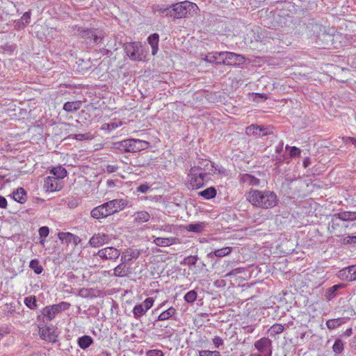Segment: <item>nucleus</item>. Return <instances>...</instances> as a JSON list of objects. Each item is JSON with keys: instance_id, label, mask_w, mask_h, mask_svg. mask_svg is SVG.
Segmentation results:
<instances>
[{"instance_id": "obj_1", "label": "nucleus", "mask_w": 356, "mask_h": 356, "mask_svg": "<svg viewBox=\"0 0 356 356\" xmlns=\"http://www.w3.org/2000/svg\"><path fill=\"white\" fill-rule=\"evenodd\" d=\"M159 11L165 17L181 19L196 15L199 11V8L195 3L185 1L172 4Z\"/></svg>"}, {"instance_id": "obj_2", "label": "nucleus", "mask_w": 356, "mask_h": 356, "mask_svg": "<svg viewBox=\"0 0 356 356\" xmlns=\"http://www.w3.org/2000/svg\"><path fill=\"white\" fill-rule=\"evenodd\" d=\"M247 200L254 207L268 209L273 208L278 203L277 195L270 191L251 190Z\"/></svg>"}, {"instance_id": "obj_3", "label": "nucleus", "mask_w": 356, "mask_h": 356, "mask_svg": "<svg viewBox=\"0 0 356 356\" xmlns=\"http://www.w3.org/2000/svg\"><path fill=\"white\" fill-rule=\"evenodd\" d=\"M124 50L130 60L138 62L143 61L147 52V50L139 42L125 43Z\"/></svg>"}, {"instance_id": "obj_4", "label": "nucleus", "mask_w": 356, "mask_h": 356, "mask_svg": "<svg viewBox=\"0 0 356 356\" xmlns=\"http://www.w3.org/2000/svg\"><path fill=\"white\" fill-rule=\"evenodd\" d=\"M78 32L82 38L92 40V42L96 44H99L106 35L102 31L89 29H85L80 27L78 29Z\"/></svg>"}, {"instance_id": "obj_5", "label": "nucleus", "mask_w": 356, "mask_h": 356, "mask_svg": "<svg viewBox=\"0 0 356 356\" xmlns=\"http://www.w3.org/2000/svg\"><path fill=\"white\" fill-rule=\"evenodd\" d=\"M190 185L193 188H200L204 185V183L209 179V177L205 176L204 172H199L195 170H190L188 175Z\"/></svg>"}, {"instance_id": "obj_6", "label": "nucleus", "mask_w": 356, "mask_h": 356, "mask_svg": "<svg viewBox=\"0 0 356 356\" xmlns=\"http://www.w3.org/2000/svg\"><path fill=\"white\" fill-rule=\"evenodd\" d=\"M255 348L259 354L254 356H271L272 355V341L267 337H262L256 341L254 343Z\"/></svg>"}, {"instance_id": "obj_7", "label": "nucleus", "mask_w": 356, "mask_h": 356, "mask_svg": "<svg viewBox=\"0 0 356 356\" xmlns=\"http://www.w3.org/2000/svg\"><path fill=\"white\" fill-rule=\"evenodd\" d=\"M222 55H224L223 65H239L245 61V58L243 55L234 52L224 51Z\"/></svg>"}, {"instance_id": "obj_8", "label": "nucleus", "mask_w": 356, "mask_h": 356, "mask_svg": "<svg viewBox=\"0 0 356 356\" xmlns=\"http://www.w3.org/2000/svg\"><path fill=\"white\" fill-rule=\"evenodd\" d=\"M120 250L112 247L102 248L97 252V255L102 259L115 261L120 255Z\"/></svg>"}, {"instance_id": "obj_9", "label": "nucleus", "mask_w": 356, "mask_h": 356, "mask_svg": "<svg viewBox=\"0 0 356 356\" xmlns=\"http://www.w3.org/2000/svg\"><path fill=\"white\" fill-rule=\"evenodd\" d=\"M108 215H112L122 210L127 205V201L122 199H115L104 203Z\"/></svg>"}, {"instance_id": "obj_10", "label": "nucleus", "mask_w": 356, "mask_h": 356, "mask_svg": "<svg viewBox=\"0 0 356 356\" xmlns=\"http://www.w3.org/2000/svg\"><path fill=\"white\" fill-rule=\"evenodd\" d=\"M128 152L135 153L145 149L149 146V143L140 140L130 138L127 139Z\"/></svg>"}, {"instance_id": "obj_11", "label": "nucleus", "mask_w": 356, "mask_h": 356, "mask_svg": "<svg viewBox=\"0 0 356 356\" xmlns=\"http://www.w3.org/2000/svg\"><path fill=\"white\" fill-rule=\"evenodd\" d=\"M111 237L104 233L95 234L89 240V244L93 248H99L105 243H109Z\"/></svg>"}, {"instance_id": "obj_12", "label": "nucleus", "mask_w": 356, "mask_h": 356, "mask_svg": "<svg viewBox=\"0 0 356 356\" xmlns=\"http://www.w3.org/2000/svg\"><path fill=\"white\" fill-rule=\"evenodd\" d=\"M338 277L347 282L356 280V266L344 268L338 272Z\"/></svg>"}, {"instance_id": "obj_13", "label": "nucleus", "mask_w": 356, "mask_h": 356, "mask_svg": "<svg viewBox=\"0 0 356 356\" xmlns=\"http://www.w3.org/2000/svg\"><path fill=\"white\" fill-rule=\"evenodd\" d=\"M213 165L211 161L208 160H201L198 161L197 165H195L191 168V170H195L199 172H204L205 176L209 177V175L213 172Z\"/></svg>"}, {"instance_id": "obj_14", "label": "nucleus", "mask_w": 356, "mask_h": 356, "mask_svg": "<svg viewBox=\"0 0 356 356\" xmlns=\"http://www.w3.org/2000/svg\"><path fill=\"white\" fill-rule=\"evenodd\" d=\"M44 188L47 191L54 192L61 189V185L58 183V179L54 177H47L44 179Z\"/></svg>"}, {"instance_id": "obj_15", "label": "nucleus", "mask_w": 356, "mask_h": 356, "mask_svg": "<svg viewBox=\"0 0 356 356\" xmlns=\"http://www.w3.org/2000/svg\"><path fill=\"white\" fill-rule=\"evenodd\" d=\"M39 334L40 337L47 341L54 342L56 340V335L54 330L50 327H40Z\"/></svg>"}, {"instance_id": "obj_16", "label": "nucleus", "mask_w": 356, "mask_h": 356, "mask_svg": "<svg viewBox=\"0 0 356 356\" xmlns=\"http://www.w3.org/2000/svg\"><path fill=\"white\" fill-rule=\"evenodd\" d=\"M140 254V252L138 249H127L124 252H122L120 260L123 263L126 264L133 259H138Z\"/></svg>"}, {"instance_id": "obj_17", "label": "nucleus", "mask_w": 356, "mask_h": 356, "mask_svg": "<svg viewBox=\"0 0 356 356\" xmlns=\"http://www.w3.org/2000/svg\"><path fill=\"white\" fill-rule=\"evenodd\" d=\"M105 205L104 204H102L98 207H95L91 211V216L95 219H100L103 218H106L108 216V213L106 210H105Z\"/></svg>"}, {"instance_id": "obj_18", "label": "nucleus", "mask_w": 356, "mask_h": 356, "mask_svg": "<svg viewBox=\"0 0 356 356\" xmlns=\"http://www.w3.org/2000/svg\"><path fill=\"white\" fill-rule=\"evenodd\" d=\"M134 222L136 223L147 222L149 220L151 216L146 211H139L133 215Z\"/></svg>"}, {"instance_id": "obj_19", "label": "nucleus", "mask_w": 356, "mask_h": 356, "mask_svg": "<svg viewBox=\"0 0 356 356\" xmlns=\"http://www.w3.org/2000/svg\"><path fill=\"white\" fill-rule=\"evenodd\" d=\"M333 218L343 221H353L356 220V212L341 211L335 213Z\"/></svg>"}, {"instance_id": "obj_20", "label": "nucleus", "mask_w": 356, "mask_h": 356, "mask_svg": "<svg viewBox=\"0 0 356 356\" xmlns=\"http://www.w3.org/2000/svg\"><path fill=\"white\" fill-rule=\"evenodd\" d=\"M248 134H254L257 136H266L269 134L267 129L264 127L252 124L247 128L246 131Z\"/></svg>"}, {"instance_id": "obj_21", "label": "nucleus", "mask_w": 356, "mask_h": 356, "mask_svg": "<svg viewBox=\"0 0 356 356\" xmlns=\"http://www.w3.org/2000/svg\"><path fill=\"white\" fill-rule=\"evenodd\" d=\"M59 312H58L55 305H53L51 306H47L42 311V314L48 321H51L56 316V315Z\"/></svg>"}, {"instance_id": "obj_22", "label": "nucleus", "mask_w": 356, "mask_h": 356, "mask_svg": "<svg viewBox=\"0 0 356 356\" xmlns=\"http://www.w3.org/2000/svg\"><path fill=\"white\" fill-rule=\"evenodd\" d=\"M223 53L224 51L209 53L206 56L205 60L209 63L223 64Z\"/></svg>"}, {"instance_id": "obj_23", "label": "nucleus", "mask_w": 356, "mask_h": 356, "mask_svg": "<svg viewBox=\"0 0 356 356\" xmlns=\"http://www.w3.org/2000/svg\"><path fill=\"white\" fill-rule=\"evenodd\" d=\"M177 238L175 237H170V238H162V237H157L154 239L153 243L160 247H167L170 245H172L175 243Z\"/></svg>"}, {"instance_id": "obj_24", "label": "nucleus", "mask_w": 356, "mask_h": 356, "mask_svg": "<svg viewBox=\"0 0 356 356\" xmlns=\"http://www.w3.org/2000/svg\"><path fill=\"white\" fill-rule=\"evenodd\" d=\"M148 43L152 47V54L155 55L159 50V35L158 33H153L147 38Z\"/></svg>"}, {"instance_id": "obj_25", "label": "nucleus", "mask_w": 356, "mask_h": 356, "mask_svg": "<svg viewBox=\"0 0 356 356\" xmlns=\"http://www.w3.org/2000/svg\"><path fill=\"white\" fill-rule=\"evenodd\" d=\"M93 342V339L89 335L82 336L77 339L78 346L83 350L87 349Z\"/></svg>"}, {"instance_id": "obj_26", "label": "nucleus", "mask_w": 356, "mask_h": 356, "mask_svg": "<svg viewBox=\"0 0 356 356\" xmlns=\"http://www.w3.org/2000/svg\"><path fill=\"white\" fill-rule=\"evenodd\" d=\"M345 286L343 284H335L326 290L325 296L327 300H330L335 298L337 294L338 290L343 289Z\"/></svg>"}, {"instance_id": "obj_27", "label": "nucleus", "mask_w": 356, "mask_h": 356, "mask_svg": "<svg viewBox=\"0 0 356 356\" xmlns=\"http://www.w3.org/2000/svg\"><path fill=\"white\" fill-rule=\"evenodd\" d=\"M26 193L23 188H18L13 193V198L19 203H24L26 201Z\"/></svg>"}, {"instance_id": "obj_28", "label": "nucleus", "mask_w": 356, "mask_h": 356, "mask_svg": "<svg viewBox=\"0 0 356 356\" xmlns=\"http://www.w3.org/2000/svg\"><path fill=\"white\" fill-rule=\"evenodd\" d=\"M176 314H177L176 309L174 308L173 307H170L168 309L161 312L159 315L156 321H163L168 320V319L172 318Z\"/></svg>"}, {"instance_id": "obj_29", "label": "nucleus", "mask_w": 356, "mask_h": 356, "mask_svg": "<svg viewBox=\"0 0 356 356\" xmlns=\"http://www.w3.org/2000/svg\"><path fill=\"white\" fill-rule=\"evenodd\" d=\"M81 101L67 102L64 104L63 108L67 112H76L81 108Z\"/></svg>"}, {"instance_id": "obj_30", "label": "nucleus", "mask_w": 356, "mask_h": 356, "mask_svg": "<svg viewBox=\"0 0 356 356\" xmlns=\"http://www.w3.org/2000/svg\"><path fill=\"white\" fill-rule=\"evenodd\" d=\"M129 273V268L122 261L113 269V275L115 277H124Z\"/></svg>"}, {"instance_id": "obj_31", "label": "nucleus", "mask_w": 356, "mask_h": 356, "mask_svg": "<svg viewBox=\"0 0 356 356\" xmlns=\"http://www.w3.org/2000/svg\"><path fill=\"white\" fill-rule=\"evenodd\" d=\"M122 122L120 120H114V121L111 122L109 123H104L102 126V129L107 130L108 131H112L117 128L120 127L122 125Z\"/></svg>"}, {"instance_id": "obj_32", "label": "nucleus", "mask_w": 356, "mask_h": 356, "mask_svg": "<svg viewBox=\"0 0 356 356\" xmlns=\"http://www.w3.org/2000/svg\"><path fill=\"white\" fill-rule=\"evenodd\" d=\"M216 190L214 187H209L206 188L205 190H203L202 191H200L198 193V195L200 196L203 197L206 200H210L211 198H213L216 195Z\"/></svg>"}, {"instance_id": "obj_33", "label": "nucleus", "mask_w": 356, "mask_h": 356, "mask_svg": "<svg viewBox=\"0 0 356 356\" xmlns=\"http://www.w3.org/2000/svg\"><path fill=\"white\" fill-rule=\"evenodd\" d=\"M50 172L51 174L56 177V178H57V179H63L67 175V170L65 168H63L62 166L53 168Z\"/></svg>"}, {"instance_id": "obj_34", "label": "nucleus", "mask_w": 356, "mask_h": 356, "mask_svg": "<svg viewBox=\"0 0 356 356\" xmlns=\"http://www.w3.org/2000/svg\"><path fill=\"white\" fill-rule=\"evenodd\" d=\"M58 237L63 243L68 245L72 243V238H74V234L70 232H59Z\"/></svg>"}, {"instance_id": "obj_35", "label": "nucleus", "mask_w": 356, "mask_h": 356, "mask_svg": "<svg viewBox=\"0 0 356 356\" xmlns=\"http://www.w3.org/2000/svg\"><path fill=\"white\" fill-rule=\"evenodd\" d=\"M241 179L243 183L249 185L257 186L259 184V179L249 174L243 175Z\"/></svg>"}, {"instance_id": "obj_36", "label": "nucleus", "mask_w": 356, "mask_h": 356, "mask_svg": "<svg viewBox=\"0 0 356 356\" xmlns=\"http://www.w3.org/2000/svg\"><path fill=\"white\" fill-rule=\"evenodd\" d=\"M146 312L147 310L141 304L135 305L133 309V314L136 319H139L142 316L145 315Z\"/></svg>"}, {"instance_id": "obj_37", "label": "nucleus", "mask_w": 356, "mask_h": 356, "mask_svg": "<svg viewBox=\"0 0 356 356\" xmlns=\"http://www.w3.org/2000/svg\"><path fill=\"white\" fill-rule=\"evenodd\" d=\"M24 304L31 309H36L38 307L36 298L34 296H30L24 298Z\"/></svg>"}, {"instance_id": "obj_38", "label": "nucleus", "mask_w": 356, "mask_h": 356, "mask_svg": "<svg viewBox=\"0 0 356 356\" xmlns=\"http://www.w3.org/2000/svg\"><path fill=\"white\" fill-rule=\"evenodd\" d=\"M113 145L115 149L119 150L120 152H128L127 139L115 142Z\"/></svg>"}, {"instance_id": "obj_39", "label": "nucleus", "mask_w": 356, "mask_h": 356, "mask_svg": "<svg viewBox=\"0 0 356 356\" xmlns=\"http://www.w3.org/2000/svg\"><path fill=\"white\" fill-rule=\"evenodd\" d=\"M29 267L38 275L41 274L43 271L42 266L40 264L38 259H34L30 261Z\"/></svg>"}, {"instance_id": "obj_40", "label": "nucleus", "mask_w": 356, "mask_h": 356, "mask_svg": "<svg viewBox=\"0 0 356 356\" xmlns=\"http://www.w3.org/2000/svg\"><path fill=\"white\" fill-rule=\"evenodd\" d=\"M344 349V343L340 339H337L334 341V343L332 346L333 352L335 354L339 355L342 353Z\"/></svg>"}, {"instance_id": "obj_41", "label": "nucleus", "mask_w": 356, "mask_h": 356, "mask_svg": "<svg viewBox=\"0 0 356 356\" xmlns=\"http://www.w3.org/2000/svg\"><path fill=\"white\" fill-rule=\"evenodd\" d=\"M344 321L342 318H334L327 321L326 325L328 329L334 330L341 325Z\"/></svg>"}, {"instance_id": "obj_42", "label": "nucleus", "mask_w": 356, "mask_h": 356, "mask_svg": "<svg viewBox=\"0 0 356 356\" xmlns=\"http://www.w3.org/2000/svg\"><path fill=\"white\" fill-rule=\"evenodd\" d=\"M204 227V222H198L196 224H189L187 226V229L189 232L200 233L203 230Z\"/></svg>"}, {"instance_id": "obj_43", "label": "nucleus", "mask_w": 356, "mask_h": 356, "mask_svg": "<svg viewBox=\"0 0 356 356\" xmlns=\"http://www.w3.org/2000/svg\"><path fill=\"white\" fill-rule=\"evenodd\" d=\"M232 248L229 247H225L221 249L216 250L213 252V254L217 257H222L228 255L231 253Z\"/></svg>"}, {"instance_id": "obj_44", "label": "nucleus", "mask_w": 356, "mask_h": 356, "mask_svg": "<svg viewBox=\"0 0 356 356\" xmlns=\"http://www.w3.org/2000/svg\"><path fill=\"white\" fill-rule=\"evenodd\" d=\"M197 298V292L195 290H191L186 293L184 300L186 302L192 304Z\"/></svg>"}, {"instance_id": "obj_45", "label": "nucleus", "mask_w": 356, "mask_h": 356, "mask_svg": "<svg viewBox=\"0 0 356 356\" xmlns=\"http://www.w3.org/2000/svg\"><path fill=\"white\" fill-rule=\"evenodd\" d=\"M69 138L76 139L77 140H88L91 138V135L90 133L86 134H72L68 136Z\"/></svg>"}, {"instance_id": "obj_46", "label": "nucleus", "mask_w": 356, "mask_h": 356, "mask_svg": "<svg viewBox=\"0 0 356 356\" xmlns=\"http://www.w3.org/2000/svg\"><path fill=\"white\" fill-rule=\"evenodd\" d=\"M285 148L286 149H290V152H289L290 157H291V158H296V157L300 156V153H301V150H300V148L296 147L295 146L290 147L288 145L286 146Z\"/></svg>"}, {"instance_id": "obj_47", "label": "nucleus", "mask_w": 356, "mask_h": 356, "mask_svg": "<svg viewBox=\"0 0 356 356\" xmlns=\"http://www.w3.org/2000/svg\"><path fill=\"white\" fill-rule=\"evenodd\" d=\"M31 19V12L28 11L24 13L22 17L18 20V23H22V27L29 24Z\"/></svg>"}, {"instance_id": "obj_48", "label": "nucleus", "mask_w": 356, "mask_h": 356, "mask_svg": "<svg viewBox=\"0 0 356 356\" xmlns=\"http://www.w3.org/2000/svg\"><path fill=\"white\" fill-rule=\"evenodd\" d=\"M284 326L281 324L275 323L271 326L270 330L271 331V334H280L284 331Z\"/></svg>"}, {"instance_id": "obj_49", "label": "nucleus", "mask_w": 356, "mask_h": 356, "mask_svg": "<svg viewBox=\"0 0 356 356\" xmlns=\"http://www.w3.org/2000/svg\"><path fill=\"white\" fill-rule=\"evenodd\" d=\"M197 259V256H189L184 258L182 264L188 266H195Z\"/></svg>"}, {"instance_id": "obj_50", "label": "nucleus", "mask_w": 356, "mask_h": 356, "mask_svg": "<svg viewBox=\"0 0 356 356\" xmlns=\"http://www.w3.org/2000/svg\"><path fill=\"white\" fill-rule=\"evenodd\" d=\"M199 356H220V353L216 350H202L199 351Z\"/></svg>"}, {"instance_id": "obj_51", "label": "nucleus", "mask_w": 356, "mask_h": 356, "mask_svg": "<svg viewBox=\"0 0 356 356\" xmlns=\"http://www.w3.org/2000/svg\"><path fill=\"white\" fill-rule=\"evenodd\" d=\"M154 299L152 297L146 298L141 305L144 307V308L147 311L149 309L154 305Z\"/></svg>"}, {"instance_id": "obj_52", "label": "nucleus", "mask_w": 356, "mask_h": 356, "mask_svg": "<svg viewBox=\"0 0 356 356\" xmlns=\"http://www.w3.org/2000/svg\"><path fill=\"white\" fill-rule=\"evenodd\" d=\"M58 312L62 311H65L68 309L70 307V304L67 302H61L58 304H55Z\"/></svg>"}, {"instance_id": "obj_53", "label": "nucleus", "mask_w": 356, "mask_h": 356, "mask_svg": "<svg viewBox=\"0 0 356 356\" xmlns=\"http://www.w3.org/2000/svg\"><path fill=\"white\" fill-rule=\"evenodd\" d=\"M39 235L40 238H45L49 233V229L47 226L41 227L39 230Z\"/></svg>"}, {"instance_id": "obj_54", "label": "nucleus", "mask_w": 356, "mask_h": 356, "mask_svg": "<svg viewBox=\"0 0 356 356\" xmlns=\"http://www.w3.org/2000/svg\"><path fill=\"white\" fill-rule=\"evenodd\" d=\"M154 230H161L165 232H172V226L170 225H163L160 227H154Z\"/></svg>"}, {"instance_id": "obj_55", "label": "nucleus", "mask_w": 356, "mask_h": 356, "mask_svg": "<svg viewBox=\"0 0 356 356\" xmlns=\"http://www.w3.org/2000/svg\"><path fill=\"white\" fill-rule=\"evenodd\" d=\"M163 353L161 350L154 349L147 351L146 356H163Z\"/></svg>"}, {"instance_id": "obj_56", "label": "nucleus", "mask_w": 356, "mask_h": 356, "mask_svg": "<svg viewBox=\"0 0 356 356\" xmlns=\"http://www.w3.org/2000/svg\"><path fill=\"white\" fill-rule=\"evenodd\" d=\"M344 244L356 243V236H348L343 240Z\"/></svg>"}, {"instance_id": "obj_57", "label": "nucleus", "mask_w": 356, "mask_h": 356, "mask_svg": "<svg viewBox=\"0 0 356 356\" xmlns=\"http://www.w3.org/2000/svg\"><path fill=\"white\" fill-rule=\"evenodd\" d=\"M213 343L215 347L218 348L220 346H222L223 344V340L222 339L221 337H220L218 336H216L213 339Z\"/></svg>"}, {"instance_id": "obj_58", "label": "nucleus", "mask_w": 356, "mask_h": 356, "mask_svg": "<svg viewBox=\"0 0 356 356\" xmlns=\"http://www.w3.org/2000/svg\"><path fill=\"white\" fill-rule=\"evenodd\" d=\"M149 189V186L147 184H141L137 188V191L145 193Z\"/></svg>"}, {"instance_id": "obj_59", "label": "nucleus", "mask_w": 356, "mask_h": 356, "mask_svg": "<svg viewBox=\"0 0 356 356\" xmlns=\"http://www.w3.org/2000/svg\"><path fill=\"white\" fill-rule=\"evenodd\" d=\"M118 169V167L117 165H108L106 167V171L108 173L115 172Z\"/></svg>"}, {"instance_id": "obj_60", "label": "nucleus", "mask_w": 356, "mask_h": 356, "mask_svg": "<svg viewBox=\"0 0 356 356\" xmlns=\"http://www.w3.org/2000/svg\"><path fill=\"white\" fill-rule=\"evenodd\" d=\"M7 207V200L6 199L0 195V208L6 209Z\"/></svg>"}, {"instance_id": "obj_61", "label": "nucleus", "mask_w": 356, "mask_h": 356, "mask_svg": "<svg viewBox=\"0 0 356 356\" xmlns=\"http://www.w3.org/2000/svg\"><path fill=\"white\" fill-rule=\"evenodd\" d=\"M342 140L344 143H348V142L353 143L354 145L355 142H356V138L353 137H343Z\"/></svg>"}, {"instance_id": "obj_62", "label": "nucleus", "mask_w": 356, "mask_h": 356, "mask_svg": "<svg viewBox=\"0 0 356 356\" xmlns=\"http://www.w3.org/2000/svg\"><path fill=\"white\" fill-rule=\"evenodd\" d=\"M99 52H100L102 55H104V56H111V54H112V53H111V51H110L109 49H106V48H104V47H103V48L100 49H99Z\"/></svg>"}, {"instance_id": "obj_63", "label": "nucleus", "mask_w": 356, "mask_h": 356, "mask_svg": "<svg viewBox=\"0 0 356 356\" xmlns=\"http://www.w3.org/2000/svg\"><path fill=\"white\" fill-rule=\"evenodd\" d=\"M283 145H284L283 141H280L278 145L276 146V148H275L276 153H278V154L281 153V152L283 149Z\"/></svg>"}, {"instance_id": "obj_64", "label": "nucleus", "mask_w": 356, "mask_h": 356, "mask_svg": "<svg viewBox=\"0 0 356 356\" xmlns=\"http://www.w3.org/2000/svg\"><path fill=\"white\" fill-rule=\"evenodd\" d=\"M310 163H311L310 159L309 157L305 158V159L303 160V163H302L304 168H306L309 167Z\"/></svg>"}]
</instances>
